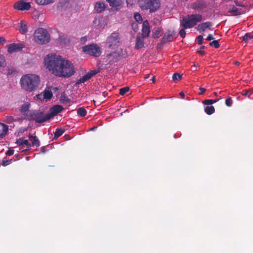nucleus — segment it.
<instances>
[{
	"instance_id": "ea45409f",
	"label": "nucleus",
	"mask_w": 253,
	"mask_h": 253,
	"mask_svg": "<svg viewBox=\"0 0 253 253\" xmlns=\"http://www.w3.org/2000/svg\"><path fill=\"white\" fill-rule=\"evenodd\" d=\"M210 46H214L215 48H217L219 47V44L217 40L213 41L210 43Z\"/></svg>"
},
{
	"instance_id": "f257e3e1",
	"label": "nucleus",
	"mask_w": 253,
	"mask_h": 253,
	"mask_svg": "<svg viewBox=\"0 0 253 253\" xmlns=\"http://www.w3.org/2000/svg\"><path fill=\"white\" fill-rule=\"evenodd\" d=\"M44 65L49 72L56 77L69 78L75 73L72 62L58 55H47L44 58Z\"/></svg>"
},
{
	"instance_id": "a18cd8bd",
	"label": "nucleus",
	"mask_w": 253,
	"mask_h": 253,
	"mask_svg": "<svg viewBox=\"0 0 253 253\" xmlns=\"http://www.w3.org/2000/svg\"><path fill=\"white\" fill-rule=\"evenodd\" d=\"M12 160H2V165L4 167L7 166L9 164V162H11Z\"/></svg>"
},
{
	"instance_id": "338daca9",
	"label": "nucleus",
	"mask_w": 253,
	"mask_h": 253,
	"mask_svg": "<svg viewBox=\"0 0 253 253\" xmlns=\"http://www.w3.org/2000/svg\"><path fill=\"white\" fill-rule=\"evenodd\" d=\"M205 48V46L204 45H202L200 47V49H204Z\"/></svg>"
},
{
	"instance_id": "774afa93",
	"label": "nucleus",
	"mask_w": 253,
	"mask_h": 253,
	"mask_svg": "<svg viewBox=\"0 0 253 253\" xmlns=\"http://www.w3.org/2000/svg\"><path fill=\"white\" fill-rule=\"evenodd\" d=\"M149 78V75H147V76L145 77V79H148Z\"/></svg>"
},
{
	"instance_id": "6ab92c4d",
	"label": "nucleus",
	"mask_w": 253,
	"mask_h": 253,
	"mask_svg": "<svg viewBox=\"0 0 253 253\" xmlns=\"http://www.w3.org/2000/svg\"><path fill=\"white\" fill-rule=\"evenodd\" d=\"M51 88V87L47 86L43 91V97L44 99L49 100L52 97L53 94L50 90Z\"/></svg>"
},
{
	"instance_id": "423d86ee",
	"label": "nucleus",
	"mask_w": 253,
	"mask_h": 253,
	"mask_svg": "<svg viewBox=\"0 0 253 253\" xmlns=\"http://www.w3.org/2000/svg\"><path fill=\"white\" fill-rule=\"evenodd\" d=\"M48 116L44 114L43 112L33 110L26 115V118L29 121H35L38 123H42L49 120Z\"/></svg>"
},
{
	"instance_id": "ddd939ff",
	"label": "nucleus",
	"mask_w": 253,
	"mask_h": 253,
	"mask_svg": "<svg viewBox=\"0 0 253 253\" xmlns=\"http://www.w3.org/2000/svg\"><path fill=\"white\" fill-rule=\"evenodd\" d=\"M106 57L109 63L112 64L119 60V54L117 52H113L107 54Z\"/></svg>"
},
{
	"instance_id": "9d476101",
	"label": "nucleus",
	"mask_w": 253,
	"mask_h": 253,
	"mask_svg": "<svg viewBox=\"0 0 253 253\" xmlns=\"http://www.w3.org/2000/svg\"><path fill=\"white\" fill-rule=\"evenodd\" d=\"M63 107L60 105H55L52 106L49 110V113L47 114L48 118L50 119L53 117L57 115L58 113H60L63 110Z\"/></svg>"
},
{
	"instance_id": "f3484780",
	"label": "nucleus",
	"mask_w": 253,
	"mask_h": 253,
	"mask_svg": "<svg viewBox=\"0 0 253 253\" xmlns=\"http://www.w3.org/2000/svg\"><path fill=\"white\" fill-rule=\"evenodd\" d=\"M212 26V23L210 21H207L200 24L197 26V30L200 32L205 31L207 29H210Z\"/></svg>"
},
{
	"instance_id": "864d4df0",
	"label": "nucleus",
	"mask_w": 253,
	"mask_h": 253,
	"mask_svg": "<svg viewBox=\"0 0 253 253\" xmlns=\"http://www.w3.org/2000/svg\"><path fill=\"white\" fill-rule=\"evenodd\" d=\"M200 90H201V92L200 93V94H203L205 93V92L206 91V89L205 88L200 87Z\"/></svg>"
},
{
	"instance_id": "a878e982",
	"label": "nucleus",
	"mask_w": 253,
	"mask_h": 253,
	"mask_svg": "<svg viewBox=\"0 0 253 253\" xmlns=\"http://www.w3.org/2000/svg\"><path fill=\"white\" fill-rule=\"evenodd\" d=\"M30 107V103H26L23 104L20 109V112L23 115H25L26 112H28Z\"/></svg>"
},
{
	"instance_id": "8fccbe9b",
	"label": "nucleus",
	"mask_w": 253,
	"mask_h": 253,
	"mask_svg": "<svg viewBox=\"0 0 253 253\" xmlns=\"http://www.w3.org/2000/svg\"><path fill=\"white\" fill-rule=\"evenodd\" d=\"M4 62V57L2 55H0V67L2 66Z\"/></svg>"
},
{
	"instance_id": "412c9836",
	"label": "nucleus",
	"mask_w": 253,
	"mask_h": 253,
	"mask_svg": "<svg viewBox=\"0 0 253 253\" xmlns=\"http://www.w3.org/2000/svg\"><path fill=\"white\" fill-rule=\"evenodd\" d=\"M16 143L19 146H21L23 145H25L27 146V148H30L31 146V144L28 141V140H25L23 138H20L18 139H17L16 141Z\"/></svg>"
},
{
	"instance_id": "7c9ffc66",
	"label": "nucleus",
	"mask_w": 253,
	"mask_h": 253,
	"mask_svg": "<svg viewBox=\"0 0 253 253\" xmlns=\"http://www.w3.org/2000/svg\"><path fill=\"white\" fill-rule=\"evenodd\" d=\"M55 0H36V2L42 5H46L54 1Z\"/></svg>"
},
{
	"instance_id": "052dcab7",
	"label": "nucleus",
	"mask_w": 253,
	"mask_h": 253,
	"mask_svg": "<svg viewBox=\"0 0 253 253\" xmlns=\"http://www.w3.org/2000/svg\"><path fill=\"white\" fill-rule=\"evenodd\" d=\"M152 82H153V83L155 82V81H156V78H155V76H153L152 79Z\"/></svg>"
},
{
	"instance_id": "473e14b6",
	"label": "nucleus",
	"mask_w": 253,
	"mask_h": 253,
	"mask_svg": "<svg viewBox=\"0 0 253 253\" xmlns=\"http://www.w3.org/2000/svg\"><path fill=\"white\" fill-rule=\"evenodd\" d=\"M87 112L84 107H80L77 110L78 115L80 117H84L86 115Z\"/></svg>"
},
{
	"instance_id": "1a4fd4ad",
	"label": "nucleus",
	"mask_w": 253,
	"mask_h": 253,
	"mask_svg": "<svg viewBox=\"0 0 253 253\" xmlns=\"http://www.w3.org/2000/svg\"><path fill=\"white\" fill-rule=\"evenodd\" d=\"M13 7L18 10H28L31 8V4L30 2L21 0L16 2L13 5Z\"/></svg>"
},
{
	"instance_id": "4d7b16f0",
	"label": "nucleus",
	"mask_w": 253,
	"mask_h": 253,
	"mask_svg": "<svg viewBox=\"0 0 253 253\" xmlns=\"http://www.w3.org/2000/svg\"><path fill=\"white\" fill-rule=\"evenodd\" d=\"M197 52L199 53L201 55H203L205 53V51H202L201 50H198Z\"/></svg>"
},
{
	"instance_id": "680f3d73",
	"label": "nucleus",
	"mask_w": 253,
	"mask_h": 253,
	"mask_svg": "<svg viewBox=\"0 0 253 253\" xmlns=\"http://www.w3.org/2000/svg\"><path fill=\"white\" fill-rule=\"evenodd\" d=\"M41 151H42V152H45V150L44 147H42L41 148Z\"/></svg>"
},
{
	"instance_id": "bb28decb",
	"label": "nucleus",
	"mask_w": 253,
	"mask_h": 253,
	"mask_svg": "<svg viewBox=\"0 0 253 253\" xmlns=\"http://www.w3.org/2000/svg\"><path fill=\"white\" fill-rule=\"evenodd\" d=\"M17 120L15 119L13 116H5L2 120V121L6 124H9L15 121H16Z\"/></svg>"
},
{
	"instance_id": "37998d69",
	"label": "nucleus",
	"mask_w": 253,
	"mask_h": 253,
	"mask_svg": "<svg viewBox=\"0 0 253 253\" xmlns=\"http://www.w3.org/2000/svg\"><path fill=\"white\" fill-rule=\"evenodd\" d=\"M225 104L228 107L232 105V100L231 97L228 98L225 100Z\"/></svg>"
},
{
	"instance_id": "dca6fc26",
	"label": "nucleus",
	"mask_w": 253,
	"mask_h": 253,
	"mask_svg": "<svg viewBox=\"0 0 253 253\" xmlns=\"http://www.w3.org/2000/svg\"><path fill=\"white\" fill-rule=\"evenodd\" d=\"M24 47L23 44L22 43H12L8 45L7 51L9 53H11L17 50H20Z\"/></svg>"
},
{
	"instance_id": "79ce46f5",
	"label": "nucleus",
	"mask_w": 253,
	"mask_h": 253,
	"mask_svg": "<svg viewBox=\"0 0 253 253\" xmlns=\"http://www.w3.org/2000/svg\"><path fill=\"white\" fill-rule=\"evenodd\" d=\"M131 27L133 29V30H134V31L136 32L138 30V24H137V22L132 21L131 23Z\"/></svg>"
},
{
	"instance_id": "7ed1b4c3",
	"label": "nucleus",
	"mask_w": 253,
	"mask_h": 253,
	"mask_svg": "<svg viewBox=\"0 0 253 253\" xmlns=\"http://www.w3.org/2000/svg\"><path fill=\"white\" fill-rule=\"evenodd\" d=\"M202 16L200 14H191L184 16L180 21L181 27L184 28H191L195 26L198 22L202 21Z\"/></svg>"
},
{
	"instance_id": "3c124183",
	"label": "nucleus",
	"mask_w": 253,
	"mask_h": 253,
	"mask_svg": "<svg viewBox=\"0 0 253 253\" xmlns=\"http://www.w3.org/2000/svg\"><path fill=\"white\" fill-rule=\"evenodd\" d=\"M5 41V39L4 38L2 37H0V44H3Z\"/></svg>"
},
{
	"instance_id": "c03bdc74",
	"label": "nucleus",
	"mask_w": 253,
	"mask_h": 253,
	"mask_svg": "<svg viewBox=\"0 0 253 253\" xmlns=\"http://www.w3.org/2000/svg\"><path fill=\"white\" fill-rule=\"evenodd\" d=\"M203 36H202V35L198 36L196 39L197 43L199 44H200V45L202 44L203 43Z\"/></svg>"
},
{
	"instance_id": "bf43d9fd",
	"label": "nucleus",
	"mask_w": 253,
	"mask_h": 253,
	"mask_svg": "<svg viewBox=\"0 0 253 253\" xmlns=\"http://www.w3.org/2000/svg\"><path fill=\"white\" fill-rule=\"evenodd\" d=\"M179 95H180V96L181 97H184V93L183 92L181 91V92H180L179 93Z\"/></svg>"
},
{
	"instance_id": "de8ad7c7",
	"label": "nucleus",
	"mask_w": 253,
	"mask_h": 253,
	"mask_svg": "<svg viewBox=\"0 0 253 253\" xmlns=\"http://www.w3.org/2000/svg\"><path fill=\"white\" fill-rule=\"evenodd\" d=\"M253 92H250L249 91L245 90L244 91V92L243 93V95H247L249 98H251V95Z\"/></svg>"
},
{
	"instance_id": "69168bd1",
	"label": "nucleus",
	"mask_w": 253,
	"mask_h": 253,
	"mask_svg": "<svg viewBox=\"0 0 253 253\" xmlns=\"http://www.w3.org/2000/svg\"><path fill=\"white\" fill-rule=\"evenodd\" d=\"M235 64L236 65H239L240 64V62H238V61H236L235 62Z\"/></svg>"
},
{
	"instance_id": "2eb2a0df",
	"label": "nucleus",
	"mask_w": 253,
	"mask_h": 253,
	"mask_svg": "<svg viewBox=\"0 0 253 253\" xmlns=\"http://www.w3.org/2000/svg\"><path fill=\"white\" fill-rule=\"evenodd\" d=\"M174 35V32L169 31L166 32L162 39L161 43H165L167 42H171L173 40Z\"/></svg>"
},
{
	"instance_id": "c756f323",
	"label": "nucleus",
	"mask_w": 253,
	"mask_h": 253,
	"mask_svg": "<svg viewBox=\"0 0 253 253\" xmlns=\"http://www.w3.org/2000/svg\"><path fill=\"white\" fill-rule=\"evenodd\" d=\"M90 79V75L87 73L86 75L83 76L78 81L77 84L84 83L85 82Z\"/></svg>"
},
{
	"instance_id": "49530a36",
	"label": "nucleus",
	"mask_w": 253,
	"mask_h": 253,
	"mask_svg": "<svg viewBox=\"0 0 253 253\" xmlns=\"http://www.w3.org/2000/svg\"><path fill=\"white\" fill-rule=\"evenodd\" d=\"M98 73L97 71L92 70L88 72L87 73L90 75V78L93 77L94 75H96Z\"/></svg>"
},
{
	"instance_id": "58836bf2",
	"label": "nucleus",
	"mask_w": 253,
	"mask_h": 253,
	"mask_svg": "<svg viewBox=\"0 0 253 253\" xmlns=\"http://www.w3.org/2000/svg\"><path fill=\"white\" fill-rule=\"evenodd\" d=\"M217 101V100H213V99H207L205 100L203 103L205 105H211L212 104Z\"/></svg>"
},
{
	"instance_id": "6e6552de",
	"label": "nucleus",
	"mask_w": 253,
	"mask_h": 253,
	"mask_svg": "<svg viewBox=\"0 0 253 253\" xmlns=\"http://www.w3.org/2000/svg\"><path fill=\"white\" fill-rule=\"evenodd\" d=\"M120 35L117 32L112 33L110 36L107 38V43L110 48H115L118 46L120 42Z\"/></svg>"
},
{
	"instance_id": "5fc2aeb1",
	"label": "nucleus",
	"mask_w": 253,
	"mask_h": 253,
	"mask_svg": "<svg viewBox=\"0 0 253 253\" xmlns=\"http://www.w3.org/2000/svg\"><path fill=\"white\" fill-rule=\"evenodd\" d=\"M93 102L95 105H96V104H97V105H99L101 103V102L99 100L97 101L93 100Z\"/></svg>"
},
{
	"instance_id": "4c0bfd02",
	"label": "nucleus",
	"mask_w": 253,
	"mask_h": 253,
	"mask_svg": "<svg viewBox=\"0 0 253 253\" xmlns=\"http://www.w3.org/2000/svg\"><path fill=\"white\" fill-rule=\"evenodd\" d=\"M129 90V87L126 86L120 89L119 93L121 95H124L126 92H128Z\"/></svg>"
},
{
	"instance_id": "e2e57ef3",
	"label": "nucleus",
	"mask_w": 253,
	"mask_h": 253,
	"mask_svg": "<svg viewBox=\"0 0 253 253\" xmlns=\"http://www.w3.org/2000/svg\"><path fill=\"white\" fill-rule=\"evenodd\" d=\"M96 127H96V126H94V127H93L91 128L90 129V130H94V129H95L96 128Z\"/></svg>"
},
{
	"instance_id": "4be33fe9",
	"label": "nucleus",
	"mask_w": 253,
	"mask_h": 253,
	"mask_svg": "<svg viewBox=\"0 0 253 253\" xmlns=\"http://www.w3.org/2000/svg\"><path fill=\"white\" fill-rule=\"evenodd\" d=\"M240 10L233 5L231 9L228 10V13H230L231 15L237 16L242 14Z\"/></svg>"
},
{
	"instance_id": "cd10ccee",
	"label": "nucleus",
	"mask_w": 253,
	"mask_h": 253,
	"mask_svg": "<svg viewBox=\"0 0 253 253\" xmlns=\"http://www.w3.org/2000/svg\"><path fill=\"white\" fill-rule=\"evenodd\" d=\"M162 32V29L160 28L157 27L155 28L152 32L153 37L155 39L158 38Z\"/></svg>"
},
{
	"instance_id": "aec40b11",
	"label": "nucleus",
	"mask_w": 253,
	"mask_h": 253,
	"mask_svg": "<svg viewBox=\"0 0 253 253\" xmlns=\"http://www.w3.org/2000/svg\"><path fill=\"white\" fill-rule=\"evenodd\" d=\"M106 8L104 3L101 2H97L94 6V9L98 12L100 13L105 10Z\"/></svg>"
},
{
	"instance_id": "5701e85b",
	"label": "nucleus",
	"mask_w": 253,
	"mask_h": 253,
	"mask_svg": "<svg viewBox=\"0 0 253 253\" xmlns=\"http://www.w3.org/2000/svg\"><path fill=\"white\" fill-rule=\"evenodd\" d=\"M143 37H140L137 36L136 39L135 47L137 49L141 48L144 46V42Z\"/></svg>"
},
{
	"instance_id": "c85d7f7f",
	"label": "nucleus",
	"mask_w": 253,
	"mask_h": 253,
	"mask_svg": "<svg viewBox=\"0 0 253 253\" xmlns=\"http://www.w3.org/2000/svg\"><path fill=\"white\" fill-rule=\"evenodd\" d=\"M64 132V130L61 128H57L54 133V139H57L59 137L61 136Z\"/></svg>"
},
{
	"instance_id": "9b49d317",
	"label": "nucleus",
	"mask_w": 253,
	"mask_h": 253,
	"mask_svg": "<svg viewBox=\"0 0 253 253\" xmlns=\"http://www.w3.org/2000/svg\"><path fill=\"white\" fill-rule=\"evenodd\" d=\"M207 5L206 2L202 0H199L192 3L191 7L193 9H196L198 11H202L206 8Z\"/></svg>"
},
{
	"instance_id": "e433bc0d",
	"label": "nucleus",
	"mask_w": 253,
	"mask_h": 253,
	"mask_svg": "<svg viewBox=\"0 0 253 253\" xmlns=\"http://www.w3.org/2000/svg\"><path fill=\"white\" fill-rule=\"evenodd\" d=\"M134 18L135 21L138 23H141L142 22V16L138 13H136L134 14Z\"/></svg>"
},
{
	"instance_id": "6e6d98bb",
	"label": "nucleus",
	"mask_w": 253,
	"mask_h": 253,
	"mask_svg": "<svg viewBox=\"0 0 253 253\" xmlns=\"http://www.w3.org/2000/svg\"><path fill=\"white\" fill-rule=\"evenodd\" d=\"M87 40V38L86 37H84L81 38V42L82 43H84Z\"/></svg>"
},
{
	"instance_id": "b1692460",
	"label": "nucleus",
	"mask_w": 253,
	"mask_h": 253,
	"mask_svg": "<svg viewBox=\"0 0 253 253\" xmlns=\"http://www.w3.org/2000/svg\"><path fill=\"white\" fill-rule=\"evenodd\" d=\"M19 30L22 34H26L28 31L27 26L23 20L20 21V27L19 28Z\"/></svg>"
},
{
	"instance_id": "72a5a7b5",
	"label": "nucleus",
	"mask_w": 253,
	"mask_h": 253,
	"mask_svg": "<svg viewBox=\"0 0 253 253\" xmlns=\"http://www.w3.org/2000/svg\"><path fill=\"white\" fill-rule=\"evenodd\" d=\"M253 39V35L251 33H247L243 37V40L247 42L249 40Z\"/></svg>"
},
{
	"instance_id": "2f4dec72",
	"label": "nucleus",
	"mask_w": 253,
	"mask_h": 253,
	"mask_svg": "<svg viewBox=\"0 0 253 253\" xmlns=\"http://www.w3.org/2000/svg\"><path fill=\"white\" fill-rule=\"evenodd\" d=\"M215 111L214 107L213 106H207L205 108V112L208 115H211L213 114Z\"/></svg>"
},
{
	"instance_id": "0eeeda50",
	"label": "nucleus",
	"mask_w": 253,
	"mask_h": 253,
	"mask_svg": "<svg viewBox=\"0 0 253 253\" xmlns=\"http://www.w3.org/2000/svg\"><path fill=\"white\" fill-rule=\"evenodd\" d=\"M82 49L85 53L95 57L100 56L102 52L101 48L96 44L85 45Z\"/></svg>"
},
{
	"instance_id": "a19ab883",
	"label": "nucleus",
	"mask_w": 253,
	"mask_h": 253,
	"mask_svg": "<svg viewBox=\"0 0 253 253\" xmlns=\"http://www.w3.org/2000/svg\"><path fill=\"white\" fill-rule=\"evenodd\" d=\"M181 29L179 31V34L181 38H184L186 35V32L185 29L186 28H184L183 27H181Z\"/></svg>"
},
{
	"instance_id": "603ef678",
	"label": "nucleus",
	"mask_w": 253,
	"mask_h": 253,
	"mask_svg": "<svg viewBox=\"0 0 253 253\" xmlns=\"http://www.w3.org/2000/svg\"><path fill=\"white\" fill-rule=\"evenodd\" d=\"M213 39H214V38L213 37V36L211 34H209L208 35V36L207 37L206 40L207 41H211V40H213Z\"/></svg>"
},
{
	"instance_id": "4468645a",
	"label": "nucleus",
	"mask_w": 253,
	"mask_h": 253,
	"mask_svg": "<svg viewBox=\"0 0 253 253\" xmlns=\"http://www.w3.org/2000/svg\"><path fill=\"white\" fill-rule=\"evenodd\" d=\"M150 32L149 23L147 20H145L143 23L142 29V35L143 38H146L149 36Z\"/></svg>"
},
{
	"instance_id": "393cba45",
	"label": "nucleus",
	"mask_w": 253,
	"mask_h": 253,
	"mask_svg": "<svg viewBox=\"0 0 253 253\" xmlns=\"http://www.w3.org/2000/svg\"><path fill=\"white\" fill-rule=\"evenodd\" d=\"M29 139L31 141L33 146L39 147L40 146V141L36 136H33V135H29Z\"/></svg>"
},
{
	"instance_id": "f704fd0d",
	"label": "nucleus",
	"mask_w": 253,
	"mask_h": 253,
	"mask_svg": "<svg viewBox=\"0 0 253 253\" xmlns=\"http://www.w3.org/2000/svg\"><path fill=\"white\" fill-rule=\"evenodd\" d=\"M60 101L63 103H68L70 102V99H69L65 94H62L60 97Z\"/></svg>"
},
{
	"instance_id": "39448f33",
	"label": "nucleus",
	"mask_w": 253,
	"mask_h": 253,
	"mask_svg": "<svg viewBox=\"0 0 253 253\" xmlns=\"http://www.w3.org/2000/svg\"><path fill=\"white\" fill-rule=\"evenodd\" d=\"M138 3L142 9L149 10L151 13L157 11L160 6L159 0H139Z\"/></svg>"
},
{
	"instance_id": "a211bd4d",
	"label": "nucleus",
	"mask_w": 253,
	"mask_h": 253,
	"mask_svg": "<svg viewBox=\"0 0 253 253\" xmlns=\"http://www.w3.org/2000/svg\"><path fill=\"white\" fill-rule=\"evenodd\" d=\"M8 126L3 123H0V139L3 138L7 134Z\"/></svg>"
},
{
	"instance_id": "0e129e2a",
	"label": "nucleus",
	"mask_w": 253,
	"mask_h": 253,
	"mask_svg": "<svg viewBox=\"0 0 253 253\" xmlns=\"http://www.w3.org/2000/svg\"><path fill=\"white\" fill-rule=\"evenodd\" d=\"M42 94H38L36 96L38 97V98H41V96H42Z\"/></svg>"
},
{
	"instance_id": "f8f14e48",
	"label": "nucleus",
	"mask_w": 253,
	"mask_h": 253,
	"mask_svg": "<svg viewBox=\"0 0 253 253\" xmlns=\"http://www.w3.org/2000/svg\"><path fill=\"white\" fill-rule=\"evenodd\" d=\"M110 6L115 10H118L123 7V2L121 0H106Z\"/></svg>"
},
{
	"instance_id": "13d9d810",
	"label": "nucleus",
	"mask_w": 253,
	"mask_h": 253,
	"mask_svg": "<svg viewBox=\"0 0 253 253\" xmlns=\"http://www.w3.org/2000/svg\"><path fill=\"white\" fill-rule=\"evenodd\" d=\"M235 2L236 3V5H237V6H241L242 5L241 2H239L237 1H235Z\"/></svg>"
},
{
	"instance_id": "20e7f679",
	"label": "nucleus",
	"mask_w": 253,
	"mask_h": 253,
	"mask_svg": "<svg viewBox=\"0 0 253 253\" xmlns=\"http://www.w3.org/2000/svg\"><path fill=\"white\" fill-rule=\"evenodd\" d=\"M34 40L36 43L40 44H46L50 41V35L46 30L38 28L34 33Z\"/></svg>"
},
{
	"instance_id": "c9c22d12",
	"label": "nucleus",
	"mask_w": 253,
	"mask_h": 253,
	"mask_svg": "<svg viewBox=\"0 0 253 253\" xmlns=\"http://www.w3.org/2000/svg\"><path fill=\"white\" fill-rule=\"evenodd\" d=\"M172 78L173 81L177 82L182 79V75L175 73L173 75Z\"/></svg>"
},
{
	"instance_id": "09e8293b",
	"label": "nucleus",
	"mask_w": 253,
	"mask_h": 253,
	"mask_svg": "<svg viewBox=\"0 0 253 253\" xmlns=\"http://www.w3.org/2000/svg\"><path fill=\"white\" fill-rule=\"evenodd\" d=\"M14 150L9 149L6 151V154L8 156H11L14 154Z\"/></svg>"
},
{
	"instance_id": "f03ea898",
	"label": "nucleus",
	"mask_w": 253,
	"mask_h": 253,
	"mask_svg": "<svg viewBox=\"0 0 253 253\" xmlns=\"http://www.w3.org/2000/svg\"><path fill=\"white\" fill-rule=\"evenodd\" d=\"M40 84V77L34 74L23 75L20 79V84L22 89L28 92H31L37 90Z\"/></svg>"
}]
</instances>
